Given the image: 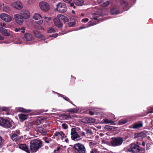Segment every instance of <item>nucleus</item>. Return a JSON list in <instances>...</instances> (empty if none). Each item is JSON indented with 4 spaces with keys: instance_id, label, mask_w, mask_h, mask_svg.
<instances>
[{
    "instance_id": "43",
    "label": "nucleus",
    "mask_w": 153,
    "mask_h": 153,
    "mask_svg": "<svg viewBox=\"0 0 153 153\" xmlns=\"http://www.w3.org/2000/svg\"><path fill=\"white\" fill-rule=\"evenodd\" d=\"M62 97L64 99L68 102L70 103H71V101L70 100V99L67 97L65 96L64 95H62Z\"/></svg>"
},
{
    "instance_id": "15",
    "label": "nucleus",
    "mask_w": 153,
    "mask_h": 153,
    "mask_svg": "<svg viewBox=\"0 0 153 153\" xmlns=\"http://www.w3.org/2000/svg\"><path fill=\"white\" fill-rule=\"evenodd\" d=\"M143 126V123L142 121H140L135 123L132 124L131 126V128L133 129H138L142 128Z\"/></svg>"
},
{
    "instance_id": "48",
    "label": "nucleus",
    "mask_w": 153,
    "mask_h": 153,
    "mask_svg": "<svg viewBox=\"0 0 153 153\" xmlns=\"http://www.w3.org/2000/svg\"><path fill=\"white\" fill-rule=\"evenodd\" d=\"M58 34L57 33L53 34L50 35L51 37H53L54 38H55L58 36Z\"/></svg>"
},
{
    "instance_id": "29",
    "label": "nucleus",
    "mask_w": 153,
    "mask_h": 153,
    "mask_svg": "<svg viewBox=\"0 0 153 153\" xmlns=\"http://www.w3.org/2000/svg\"><path fill=\"white\" fill-rule=\"evenodd\" d=\"M110 12L112 14H117L120 13L119 10L116 8L111 9L110 10Z\"/></svg>"
},
{
    "instance_id": "5",
    "label": "nucleus",
    "mask_w": 153,
    "mask_h": 153,
    "mask_svg": "<svg viewBox=\"0 0 153 153\" xmlns=\"http://www.w3.org/2000/svg\"><path fill=\"white\" fill-rule=\"evenodd\" d=\"M123 141V138L121 137H114L111 138L110 143L111 146L114 147L121 146Z\"/></svg>"
},
{
    "instance_id": "62",
    "label": "nucleus",
    "mask_w": 153,
    "mask_h": 153,
    "mask_svg": "<svg viewBox=\"0 0 153 153\" xmlns=\"http://www.w3.org/2000/svg\"><path fill=\"white\" fill-rule=\"evenodd\" d=\"M142 145L143 146H144L145 145V143L144 142H143L142 144Z\"/></svg>"
},
{
    "instance_id": "63",
    "label": "nucleus",
    "mask_w": 153,
    "mask_h": 153,
    "mask_svg": "<svg viewBox=\"0 0 153 153\" xmlns=\"http://www.w3.org/2000/svg\"><path fill=\"white\" fill-rule=\"evenodd\" d=\"M115 0L117 2H120L121 1H122L123 0Z\"/></svg>"
},
{
    "instance_id": "55",
    "label": "nucleus",
    "mask_w": 153,
    "mask_h": 153,
    "mask_svg": "<svg viewBox=\"0 0 153 153\" xmlns=\"http://www.w3.org/2000/svg\"><path fill=\"white\" fill-rule=\"evenodd\" d=\"M70 6L71 7H73L74 9L75 8V6H74V3L73 2L71 3L70 4Z\"/></svg>"
},
{
    "instance_id": "26",
    "label": "nucleus",
    "mask_w": 153,
    "mask_h": 153,
    "mask_svg": "<svg viewBox=\"0 0 153 153\" xmlns=\"http://www.w3.org/2000/svg\"><path fill=\"white\" fill-rule=\"evenodd\" d=\"M100 14L99 11H96L92 13V18L95 20H97L100 17Z\"/></svg>"
},
{
    "instance_id": "34",
    "label": "nucleus",
    "mask_w": 153,
    "mask_h": 153,
    "mask_svg": "<svg viewBox=\"0 0 153 153\" xmlns=\"http://www.w3.org/2000/svg\"><path fill=\"white\" fill-rule=\"evenodd\" d=\"M25 27H23L21 28H16L15 29V31L16 32L21 31V32L24 33L25 32Z\"/></svg>"
},
{
    "instance_id": "23",
    "label": "nucleus",
    "mask_w": 153,
    "mask_h": 153,
    "mask_svg": "<svg viewBox=\"0 0 153 153\" xmlns=\"http://www.w3.org/2000/svg\"><path fill=\"white\" fill-rule=\"evenodd\" d=\"M25 38L27 41H31L33 39L32 35L30 33H27L25 34Z\"/></svg>"
},
{
    "instance_id": "12",
    "label": "nucleus",
    "mask_w": 153,
    "mask_h": 153,
    "mask_svg": "<svg viewBox=\"0 0 153 153\" xmlns=\"http://www.w3.org/2000/svg\"><path fill=\"white\" fill-rule=\"evenodd\" d=\"M33 17L36 21V22L38 24H40L42 23V18L39 14H35Z\"/></svg>"
},
{
    "instance_id": "24",
    "label": "nucleus",
    "mask_w": 153,
    "mask_h": 153,
    "mask_svg": "<svg viewBox=\"0 0 153 153\" xmlns=\"http://www.w3.org/2000/svg\"><path fill=\"white\" fill-rule=\"evenodd\" d=\"M19 118L21 121H23L27 118V115L23 114H20L18 115Z\"/></svg>"
},
{
    "instance_id": "30",
    "label": "nucleus",
    "mask_w": 153,
    "mask_h": 153,
    "mask_svg": "<svg viewBox=\"0 0 153 153\" xmlns=\"http://www.w3.org/2000/svg\"><path fill=\"white\" fill-rule=\"evenodd\" d=\"M75 3L77 6H82L84 4V2L83 0H76Z\"/></svg>"
},
{
    "instance_id": "13",
    "label": "nucleus",
    "mask_w": 153,
    "mask_h": 153,
    "mask_svg": "<svg viewBox=\"0 0 153 153\" xmlns=\"http://www.w3.org/2000/svg\"><path fill=\"white\" fill-rule=\"evenodd\" d=\"M15 21L18 24L21 25L23 22V19L22 17L20 15L15 14L14 15Z\"/></svg>"
},
{
    "instance_id": "4",
    "label": "nucleus",
    "mask_w": 153,
    "mask_h": 153,
    "mask_svg": "<svg viewBox=\"0 0 153 153\" xmlns=\"http://www.w3.org/2000/svg\"><path fill=\"white\" fill-rule=\"evenodd\" d=\"M12 121L10 119L0 117V126L6 128H9L12 126Z\"/></svg>"
},
{
    "instance_id": "42",
    "label": "nucleus",
    "mask_w": 153,
    "mask_h": 153,
    "mask_svg": "<svg viewBox=\"0 0 153 153\" xmlns=\"http://www.w3.org/2000/svg\"><path fill=\"white\" fill-rule=\"evenodd\" d=\"M43 140L46 143H50V141L49 140V138L47 137H44L43 138Z\"/></svg>"
},
{
    "instance_id": "27",
    "label": "nucleus",
    "mask_w": 153,
    "mask_h": 153,
    "mask_svg": "<svg viewBox=\"0 0 153 153\" xmlns=\"http://www.w3.org/2000/svg\"><path fill=\"white\" fill-rule=\"evenodd\" d=\"M18 110L19 112L23 113H29L31 112V110L30 109L27 110L23 108L19 107L18 109Z\"/></svg>"
},
{
    "instance_id": "53",
    "label": "nucleus",
    "mask_w": 153,
    "mask_h": 153,
    "mask_svg": "<svg viewBox=\"0 0 153 153\" xmlns=\"http://www.w3.org/2000/svg\"><path fill=\"white\" fill-rule=\"evenodd\" d=\"M89 114L91 115H93L94 114V113L93 111H89Z\"/></svg>"
},
{
    "instance_id": "44",
    "label": "nucleus",
    "mask_w": 153,
    "mask_h": 153,
    "mask_svg": "<svg viewBox=\"0 0 153 153\" xmlns=\"http://www.w3.org/2000/svg\"><path fill=\"white\" fill-rule=\"evenodd\" d=\"M88 117H85L82 119V122L85 123H88Z\"/></svg>"
},
{
    "instance_id": "49",
    "label": "nucleus",
    "mask_w": 153,
    "mask_h": 153,
    "mask_svg": "<svg viewBox=\"0 0 153 153\" xmlns=\"http://www.w3.org/2000/svg\"><path fill=\"white\" fill-rule=\"evenodd\" d=\"M88 20H89V19L88 18H85L82 19V22H85H85H88Z\"/></svg>"
},
{
    "instance_id": "25",
    "label": "nucleus",
    "mask_w": 153,
    "mask_h": 153,
    "mask_svg": "<svg viewBox=\"0 0 153 153\" xmlns=\"http://www.w3.org/2000/svg\"><path fill=\"white\" fill-rule=\"evenodd\" d=\"M33 33L34 36L37 38L39 39L42 38L43 35H42L41 33L38 31L35 30L33 31Z\"/></svg>"
},
{
    "instance_id": "8",
    "label": "nucleus",
    "mask_w": 153,
    "mask_h": 153,
    "mask_svg": "<svg viewBox=\"0 0 153 153\" xmlns=\"http://www.w3.org/2000/svg\"><path fill=\"white\" fill-rule=\"evenodd\" d=\"M147 136L146 134L143 132L135 133L134 135V138L137 140L141 141Z\"/></svg>"
},
{
    "instance_id": "52",
    "label": "nucleus",
    "mask_w": 153,
    "mask_h": 153,
    "mask_svg": "<svg viewBox=\"0 0 153 153\" xmlns=\"http://www.w3.org/2000/svg\"><path fill=\"white\" fill-rule=\"evenodd\" d=\"M1 109L2 111H7L8 110V108L7 107H4L2 108Z\"/></svg>"
},
{
    "instance_id": "39",
    "label": "nucleus",
    "mask_w": 153,
    "mask_h": 153,
    "mask_svg": "<svg viewBox=\"0 0 153 153\" xmlns=\"http://www.w3.org/2000/svg\"><path fill=\"white\" fill-rule=\"evenodd\" d=\"M56 32L54 29L52 27H50L48 30V32L49 33H54Z\"/></svg>"
},
{
    "instance_id": "64",
    "label": "nucleus",
    "mask_w": 153,
    "mask_h": 153,
    "mask_svg": "<svg viewBox=\"0 0 153 153\" xmlns=\"http://www.w3.org/2000/svg\"><path fill=\"white\" fill-rule=\"evenodd\" d=\"M151 123L152 126H153V120L152 121Z\"/></svg>"
},
{
    "instance_id": "22",
    "label": "nucleus",
    "mask_w": 153,
    "mask_h": 153,
    "mask_svg": "<svg viewBox=\"0 0 153 153\" xmlns=\"http://www.w3.org/2000/svg\"><path fill=\"white\" fill-rule=\"evenodd\" d=\"M67 22H68V25L70 27H74L75 25V20L73 18L71 19L69 21L68 20Z\"/></svg>"
},
{
    "instance_id": "38",
    "label": "nucleus",
    "mask_w": 153,
    "mask_h": 153,
    "mask_svg": "<svg viewBox=\"0 0 153 153\" xmlns=\"http://www.w3.org/2000/svg\"><path fill=\"white\" fill-rule=\"evenodd\" d=\"M87 119V120H88V123H93L95 121V120L92 117H88Z\"/></svg>"
},
{
    "instance_id": "36",
    "label": "nucleus",
    "mask_w": 153,
    "mask_h": 153,
    "mask_svg": "<svg viewBox=\"0 0 153 153\" xmlns=\"http://www.w3.org/2000/svg\"><path fill=\"white\" fill-rule=\"evenodd\" d=\"M3 10L4 11L9 13L10 11V8L7 6H5L3 7Z\"/></svg>"
},
{
    "instance_id": "56",
    "label": "nucleus",
    "mask_w": 153,
    "mask_h": 153,
    "mask_svg": "<svg viewBox=\"0 0 153 153\" xmlns=\"http://www.w3.org/2000/svg\"><path fill=\"white\" fill-rule=\"evenodd\" d=\"M0 25L2 27H6V24L4 23H0Z\"/></svg>"
},
{
    "instance_id": "45",
    "label": "nucleus",
    "mask_w": 153,
    "mask_h": 153,
    "mask_svg": "<svg viewBox=\"0 0 153 153\" xmlns=\"http://www.w3.org/2000/svg\"><path fill=\"white\" fill-rule=\"evenodd\" d=\"M85 130L87 133H88L90 134H93V132H92L91 130L88 128L85 129Z\"/></svg>"
},
{
    "instance_id": "3",
    "label": "nucleus",
    "mask_w": 153,
    "mask_h": 153,
    "mask_svg": "<svg viewBox=\"0 0 153 153\" xmlns=\"http://www.w3.org/2000/svg\"><path fill=\"white\" fill-rule=\"evenodd\" d=\"M128 150V151L132 153H146V150L144 148L140 147L139 145L133 143L130 145Z\"/></svg>"
},
{
    "instance_id": "21",
    "label": "nucleus",
    "mask_w": 153,
    "mask_h": 153,
    "mask_svg": "<svg viewBox=\"0 0 153 153\" xmlns=\"http://www.w3.org/2000/svg\"><path fill=\"white\" fill-rule=\"evenodd\" d=\"M59 135L60 136L61 139L62 140L63 139L64 137H66V136H65V134L62 131L59 132L56 131L54 134V136L55 137H57Z\"/></svg>"
},
{
    "instance_id": "9",
    "label": "nucleus",
    "mask_w": 153,
    "mask_h": 153,
    "mask_svg": "<svg viewBox=\"0 0 153 153\" xmlns=\"http://www.w3.org/2000/svg\"><path fill=\"white\" fill-rule=\"evenodd\" d=\"M39 5L40 9L44 11H47L50 9L49 5L47 3L44 1L40 2Z\"/></svg>"
},
{
    "instance_id": "40",
    "label": "nucleus",
    "mask_w": 153,
    "mask_h": 153,
    "mask_svg": "<svg viewBox=\"0 0 153 153\" xmlns=\"http://www.w3.org/2000/svg\"><path fill=\"white\" fill-rule=\"evenodd\" d=\"M122 5L124 9L125 8L128 7V3L126 1H124L122 4Z\"/></svg>"
},
{
    "instance_id": "11",
    "label": "nucleus",
    "mask_w": 153,
    "mask_h": 153,
    "mask_svg": "<svg viewBox=\"0 0 153 153\" xmlns=\"http://www.w3.org/2000/svg\"><path fill=\"white\" fill-rule=\"evenodd\" d=\"M0 18L1 19L7 22H9L12 20V18L9 15L5 14L2 13L1 14Z\"/></svg>"
},
{
    "instance_id": "17",
    "label": "nucleus",
    "mask_w": 153,
    "mask_h": 153,
    "mask_svg": "<svg viewBox=\"0 0 153 153\" xmlns=\"http://www.w3.org/2000/svg\"><path fill=\"white\" fill-rule=\"evenodd\" d=\"M21 14L23 19H27L30 17V13L28 11H22L21 12Z\"/></svg>"
},
{
    "instance_id": "1",
    "label": "nucleus",
    "mask_w": 153,
    "mask_h": 153,
    "mask_svg": "<svg viewBox=\"0 0 153 153\" xmlns=\"http://www.w3.org/2000/svg\"><path fill=\"white\" fill-rule=\"evenodd\" d=\"M68 20V19L67 17L62 15L58 14L57 17L54 19L53 22L57 27L60 28L63 27V22L65 23L67 22Z\"/></svg>"
},
{
    "instance_id": "33",
    "label": "nucleus",
    "mask_w": 153,
    "mask_h": 153,
    "mask_svg": "<svg viewBox=\"0 0 153 153\" xmlns=\"http://www.w3.org/2000/svg\"><path fill=\"white\" fill-rule=\"evenodd\" d=\"M104 128L106 131H111L114 129V127L110 126L107 125H105V126Z\"/></svg>"
},
{
    "instance_id": "16",
    "label": "nucleus",
    "mask_w": 153,
    "mask_h": 153,
    "mask_svg": "<svg viewBox=\"0 0 153 153\" xmlns=\"http://www.w3.org/2000/svg\"><path fill=\"white\" fill-rule=\"evenodd\" d=\"M12 5L14 7L17 9L20 10L22 8V5L19 1L14 2Z\"/></svg>"
},
{
    "instance_id": "6",
    "label": "nucleus",
    "mask_w": 153,
    "mask_h": 153,
    "mask_svg": "<svg viewBox=\"0 0 153 153\" xmlns=\"http://www.w3.org/2000/svg\"><path fill=\"white\" fill-rule=\"evenodd\" d=\"M74 149L75 152L77 153H86V151L83 144L78 143L74 145Z\"/></svg>"
},
{
    "instance_id": "58",
    "label": "nucleus",
    "mask_w": 153,
    "mask_h": 153,
    "mask_svg": "<svg viewBox=\"0 0 153 153\" xmlns=\"http://www.w3.org/2000/svg\"><path fill=\"white\" fill-rule=\"evenodd\" d=\"M68 3H70V2L72 1V0H62Z\"/></svg>"
},
{
    "instance_id": "60",
    "label": "nucleus",
    "mask_w": 153,
    "mask_h": 153,
    "mask_svg": "<svg viewBox=\"0 0 153 153\" xmlns=\"http://www.w3.org/2000/svg\"><path fill=\"white\" fill-rule=\"evenodd\" d=\"M4 39V37L0 34V40H3Z\"/></svg>"
},
{
    "instance_id": "54",
    "label": "nucleus",
    "mask_w": 153,
    "mask_h": 153,
    "mask_svg": "<svg viewBox=\"0 0 153 153\" xmlns=\"http://www.w3.org/2000/svg\"><path fill=\"white\" fill-rule=\"evenodd\" d=\"M109 123H110L111 124L114 125L115 124V122L111 120H109Z\"/></svg>"
},
{
    "instance_id": "7",
    "label": "nucleus",
    "mask_w": 153,
    "mask_h": 153,
    "mask_svg": "<svg viewBox=\"0 0 153 153\" xmlns=\"http://www.w3.org/2000/svg\"><path fill=\"white\" fill-rule=\"evenodd\" d=\"M56 10L60 13H64L67 11V7L65 4L62 2L58 3L56 5Z\"/></svg>"
},
{
    "instance_id": "2",
    "label": "nucleus",
    "mask_w": 153,
    "mask_h": 153,
    "mask_svg": "<svg viewBox=\"0 0 153 153\" xmlns=\"http://www.w3.org/2000/svg\"><path fill=\"white\" fill-rule=\"evenodd\" d=\"M42 142L40 140L34 139L30 142V150L32 152H36L42 147Z\"/></svg>"
},
{
    "instance_id": "19",
    "label": "nucleus",
    "mask_w": 153,
    "mask_h": 153,
    "mask_svg": "<svg viewBox=\"0 0 153 153\" xmlns=\"http://www.w3.org/2000/svg\"><path fill=\"white\" fill-rule=\"evenodd\" d=\"M0 31L1 33L4 35L6 36H10V33L7 32V30L2 27H0Z\"/></svg>"
},
{
    "instance_id": "20",
    "label": "nucleus",
    "mask_w": 153,
    "mask_h": 153,
    "mask_svg": "<svg viewBox=\"0 0 153 153\" xmlns=\"http://www.w3.org/2000/svg\"><path fill=\"white\" fill-rule=\"evenodd\" d=\"M36 129L43 135H46L47 134L45 130L42 127H38L36 128Z\"/></svg>"
},
{
    "instance_id": "57",
    "label": "nucleus",
    "mask_w": 153,
    "mask_h": 153,
    "mask_svg": "<svg viewBox=\"0 0 153 153\" xmlns=\"http://www.w3.org/2000/svg\"><path fill=\"white\" fill-rule=\"evenodd\" d=\"M80 134L82 136H85V134L84 132L83 131H81Z\"/></svg>"
},
{
    "instance_id": "18",
    "label": "nucleus",
    "mask_w": 153,
    "mask_h": 153,
    "mask_svg": "<svg viewBox=\"0 0 153 153\" xmlns=\"http://www.w3.org/2000/svg\"><path fill=\"white\" fill-rule=\"evenodd\" d=\"M98 2L99 4H100L101 6L103 7H107L110 3V2L109 1H100V0H98Z\"/></svg>"
},
{
    "instance_id": "46",
    "label": "nucleus",
    "mask_w": 153,
    "mask_h": 153,
    "mask_svg": "<svg viewBox=\"0 0 153 153\" xmlns=\"http://www.w3.org/2000/svg\"><path fill=\"white\" fill-rule=\"evenodd\" d=\"M62 128L65 129H66L68 128V126L67 124L65 123L62 124Z\"/></svg>"
},
{
    "instance_id": "37",
    "label": "nucleus",
    "mask_w": 153,
    "mask_h": 153,
    "mask_svg": "<svg viewBox=\"0 0 153 153\" xmlns=\"http://www.w3.org/2000/svg\"><path fill=\"white\" fill-rule=\"evenodd\" d=\"M128 120L126 119H121L119 121V123L120 125H122L128 122Z\"/></svg>"
},
{
    "instance_id": "61",
    "label": "nucleus",
    "mask_w": 153,
    "mask_h": 153,
    "mask_svg": "<svg viewBox=\"0 0 153 153\" xmlns=\"http://www.w3.org/2000/svg\"><path fill=\"white\" fill-rule=\"evenodd\" d=\"M65 141L66 142V143H68V138H66L65 140Z\"/></svg>"
},
{
    "instance_id": "51",
    "label": "nucleus",
    "mask_w": 153,
    "mask_h": 153,
    "mask_svg": "<svg viewBox=\"0 0 153 153\" xmlns=\"http://www.w3.org/2000/svg\"><path fill=\"white\" fill-rule=\"evenodd\" d=\"M103 120H104V122L105 123L108 124V123H109V120H108V119H104Z\"/></svg>"
},
{
    "instance_id": "41",
    "label": "nucleus",
    "mask_w": 153,
    "mask_h": 153,
    "mask_svg": "<svg viewBox=\"0 0 153 153\" xmlns=\"http://www.w3.org/2000/svg\"><path fill=\"white\" fill-rule=\"evenodd\" d=\"M90 153H99L98 150L96 149H92L90 151Z\"/></svg>"
},
{
    "instance_id": "14",
    "label": "nucleus",
    "mask_w": 153,
    "mask_h": 153,
    "mask_svg": "<svg viewBox=\"0 0 153 153\" xmlns=\"http://www.w3.org/2000/svg\"><path fill=\"white\" fill-rule=\"evenodd\" d=\"M19 147L27 153H30V150L26 144H19Z\"/></svg>"
},
{
    "instance_id": "32",
    "label": "nucleus",
    "mask_w": 153,
    "mask_h": 153,
    "mask_svg": "<svg viewBox=\"0 0 153 153\" xmlns=\"http://www.w3.org/2000/svg\"><path fill=\"white\" fill-rule=\"evenodd\" d=\"M44 120V119L41 117L38 118L35 123L36 125H39L42 123V121Z\"/></svg>"
},
{
    "instance_id": "50",
    "label": "nucleus",
    "mask_w": 153,
    "mask_h": 153,
    "mask_svg": "<svg viewBox=\"0 0 153 153\" xmlns=\"http://www.w3.org/2000/svg\"><path fill=\"white\" fill-rule=\"evenodd\" d=\"M89 145L91 147H92L94 146V144L92 142H90L89 143Z\"/></svg>"
},
{
    "instance_id": "28",
    "label": "nucleus",
    "mask_w": 153,
    "mask_h": 153,
    "mask_svg": "<svg viewBox=\"0 0 153 153\" xmlns=\"http://www.w3.org/2000/svg\"><path fill=\"white\" fill-rule=\"evenodd\" d=\"M67 112H70L72 114H74L77 113L79 111L78 108H70L67 110Z\"/></svg>"
},
{
    "instance_id": "47",
    "label": "nucleus",
    "mask_w": 153,
    "mask_h": 153,
    "mask_svg": "<svg viewBox=\"0 0 153 153\" xmlns=\"http://www.w3.org/2000/svg\"><path fill=\"white\" fill-rule=\"evenodd\" d=\"M3 139L2 137L0 136V148L2 147L3 146Z\"/></svg>"
},
{
    "instance_id": "10",
    "label": "nucleus",
    "mask_w": 153,
    "mask_h": 153,
    "mask_svg": "<svg viewBox=\"0 0 153 153\" xmlns=\"http://www.w3.org/2000/svg\"><path fill=\"white\" fill-rule=\"evenodd\" d=\"M71 138L73 140H75L76 139L80 137V136L76 131V129L74 128H72L71 129Z\"/></svg>"
},
{
    "instance_id": "35",
    "label": "nucleus",
    "mask_w": 153,
    "mask_h": 153,
    "mask_svg": "<svg viewBox=\"0 0 153 153\" xmlns=\"http://www.w3.org/2000/svg\"><path fill=\"white\" fill-rule=\"evenodd\" d=\"M153 113V107H149L148 108V112L146 114L144 115H142L141 116H144L146 115V114L149 113Z\"/></svg>"
},
{
    "instance_id": "31",
    "label": "nucleus",
    "mask_w": 153,
    "mask_h": 153,
    "mask_svg": "<svg viewBox=\"0 0 153 153\" xmlns=\"http://www.w3.org/2000/svg\"><path fill=\"white\" fill-rule=\"evenodd\" d=\"M19 136L16 134H14L11 136V139L14 141H17L19 140Z\"/></svg>"
},
{
    "instance_id": "59",
    "label": "nucleus",
    "mask_w": 153,
    "mask_h": 153,
    "mask_svg": "<svg viewBox=\"0 0 153 153\" xmlns=\"http://www.w3.org/2000/svg\"><path fill=\"white\" fill-rule=\"evenodd\" d=\"M60 148H61L60 146H58L57 147L56 149L54 150V152H55V151H59V150L60 149Z\"/></svg>"
}]
</instances>
